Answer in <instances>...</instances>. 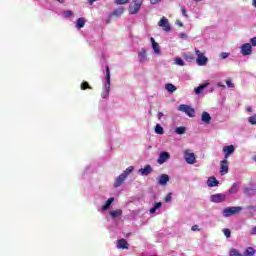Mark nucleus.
I'll return each instance as SVG.
<instances>
[{
  "label": "nucleus",
  "mask_w": 256,
  "mask_h": 256,
  "mask_svg": "<svg viewBox=\"0 0 256 256\" xmlns=\"http://www.w3.org/2000/svg\"><path fill=\"white\" fill-rule=\"evenodd\" d=\"M243 211V207L241 206H231L227 207L222 211L223 217H231V215H239L240 212Z\"/></svg>",
  "instance_id": "nucleus-1"
},
{
  "label": "nucleus",
  "mask_w": 256,
  "mask_h": 256,
  "mask_svg": "<svg viewBox=\"0 0 256 256\" xmlns=\"http://www.w3.org/2000/svg\"><path fill=\"white\" fill-rule=\"evenodd\" d=\"M106 91L102 94L103 99L109 97V92L111 91V70L109 66H106V84H105Z\"/></svg>",
  "instance_id": "nucleus-2"
},
{
  "label": "nucleus",
  "mask_w": 256,
  "mask_h": 256,
  "mask_svg": "<svg viewBox=\"0 0 256 256\" xmlns=\"http://www.w3.org/2000/svg\"><path fill=\"white\" fill-rule=\"evenodd\" d=\"M194 51L197 55V58H196L197 65H199L200 67H204V65H207V63H209V59L205 56V54L200 52L199 49L195 48Z\"/></svg>",
  "instance_id": "nucleus-3"
},
{
  "label": "nucleus",
  "mask_w": 256,
  "mask_h": 256,
  "mask_svg": "<svg viewBox=\"0 0 256 256\" xmlns=\"http://www.w3.org/2000/svg\"><path fill=\"white\" fill-rule=\"evenodd\" d=\"M143 5V0H134L133 4L129 6L128 11L130 15H137Z\"/></svg>",
  "instance_id": "nucleus-4"
},
{
  "label": "nucleus",
  "mask_w": 256,
  "mask_h": 256,
  "mask_svg": "<svg viewBox=\"0 0 256 256\" xmlns=\"http://www.w3.org/2000/svg\"><path fill=\"white\" fill-rule=\"evenodd\" d=\"M178 111H182V113H186L188 117H195V109L187 104H181L178 108Z\"/></svg>",
  "instance_id": "nucleus-5"
},
{
  "label": "nucleus",
  "mask_w": 256,
  "mask_h": 256,
  "mask_svg": "<svg viewBox=\"0 0 256 256\" xmlns=\"http://www.w3.org/2000/svg\"><path fill=\"white\" fill-rule=\"evenodd\" d=\"M184 159L188 165H194L195 163V153L191 152V150H185Z\"/></svg>",
  "instance_id": "nucleus-6"
},
{
  "label": "nucleus",
  "mask_w": 256,
  "mask_h": 256,
  "mask_svg": "<svg viewBox=\"0 0 256 256\" xmlns=\"http://www.w3.org/2000/svg\"><path fill=\"white\" fill-rule=\"evenodd\" d=\"M158 26L163 28V31L169 33L171 31V25H169V19L162 17L158 22Z\"/></svg>",
  "instance_id": "nucleus-7"
},
{
  "label": "nucleus",
  "mask_w": 256,
  "mask_h": 256,
  "mask_svg": "<svg viewBox=\"0 0 256 256\" xmlns=\"http://www.w3.org/2000/svg\"><path fill=\"white\" fill-rule=\"evenodd\" d=\"M222 152L224 153V159H229L233 153H235V146L229 145V146H224L222 149Z\"/></svg>",
  "instance_id": "nucleus-8"
},
{
  "label": "nucleus",
  "mask_w": 256,
  "mask_h": 256,
  "mask_svg": "<svg viewBox=\"0 0 256 256\" xmlns=\"http://www.w3.org/2000/svg\"><path fill=\"white\" fill-rule=\"evenodd\" d=\"M229 173V161L224 158L220 161V175H227Z\"/></svg>",
  "instance_id": "nucleus-9"
},
{
  "label": "nucleus",
  "mask_w": 256,
  "mask_h": 256,
  "mask_svg": "<svg viewBox=\"0 0 256 256\" xmlns=\"http://www.w3.org/2000/svg\"><path fill=\"white\" fill-rule=\"evenodd\" d=\"M241 53L246 57L247 55H251L253 53V48L250 43H245L241 46Z\"/></svg>",
  "instance_id": "nucleus-10"
},
{
  "label": "nucleus",
  "mask_w": 256,
  "mask_h": 256,
  "mask_svg": "<svg viewBox=\"0 0 256 256\" xmlns=\"http://www.w3.org/2000/svg\"><path fill=\"white\" fill-rule=\"evenodd\" d=\"M168 159H171V154H169V152H161L157 159V163L159 165H163V163L167 162Z\"/></svg>",
  "instance_id": "nucleus-11"
},
{
  "label": "nucleus",
  "mask_w": 256,
  "mask_h": 256,
  "mask_svg": "<svg viewBox=\"0 0 256 256\" xmlns=\"http://www.w3.org/2000/svg\"><path fill=\"white\" fill-rule=\"evenodd\" d=\"M225 199H227V196L225 194H214L211 196V201L212 203H223V201H225Z\"/></svg>",
  "instance_id": "nucleus-12"
},
{
  "label": "nucleus",
  "mask_w": 256,
  "mask_h": 256,
  "mask_svg": "<svg viewBox=\"0 0 256 256\" xmlns=\"http://www.w3.org/2000/svg\"><path fill=\"white\" fill-rule=\"evenodd\" d=\"M139 173L142 176L147 177V175H151V173H153V168L151 167V165L148 164L144 168H140Z\"/></svg>",
  "instance_id": "nucleus-13"
},
{
  "label": "nucleus",
  "mask_w": 256,
  "mask_h": 256,
  "mask_svg": "<svg viewBox=\"0 0 256 256\" xmlns=\"http://www.w3.org/2000/svg\"><path fill=\"white\" fill-rule=\"evenodd\" d=\"M125 179H127V177H125V175L120 174L114 181V187L115 189H117L118 187H121L123 185V183H125Z\"/></svg>",
  "instance_id": "nucleus-14"
},
{
  "label": "nucleus",
  "mask_w": 256,
  "mask_h": 256,
  "mask_svg": "<svg viewBox=\"0 0 256 256\" xmlns=\"http://www.w3.org/2000/svg\"><path fill=\"white\" fill-rule=\"evenodd\" d=\"M117 249H129V243H127V240L125 239H119L116 242Z\"/></svg>",
  "instance_id": "nucleus-15"
},
{
  "label": "nucleus",
  "mask_w": 256,
  "mask_h": 256,
  "mask_svg": "<svg viewBox=\"0 0 256 256\" xmlns=\"http://www.w3.org/2000/svg\"><path fill=\"white\" fill-rule=\"evenodd\" d=\"M167 183H169V175H167V174H162V175L158 178V184H160L162 187H164V185H167Z\"/></svg>",
  "instance_id": "nucleus-16"
},
{
  "label": "nucleus",
  "mask_w": 256,
  "mask_h": 256,
  "mask_svg": "<svg viewBox=\"0 0 256 256\" xmlns=\"http://www.w3.org/2000/svg\"><path fill=\"white\" fill-rule=\"evenodd\" d=\"M150 41L152 43V48L154 49V53H156V55H160L161 49L159 47V43L155 42V38H151Z\"/></svg>",
  "instance_id": "nucleus-17"
},
{
  "label": "nucleus",
  "mask_w": 256,
  "mask_h": 256,
  "mask_svg": "<svg viewBox=\"0 0 256 256\" xmlns=\"http://www.w3.org/2000/svg\"><path fill=\"white\" fill-rule=\"evenodd\" d=\"M201 121H203V123H206V125H209L211 123V115L209 114V112L202 113Z\"/></svg>",
  "instance_id": "nucleus-18"
},
{
  "label": "nucleus",
  "mask_w": 256,
  "mask_h": 256,
  "mask_svg": "<svg viewBox=\"0 0 256 256\" xmlns=\"http://www.w3.org/2000/svg\"><path fill=\"white\" fill-rule=\"evenodd\" d=\"M207 185L208 187H217V185H219V180L215 177H209Z\"/></svg>",
  "instance_id": "nucleus-19"
},
{
  "label": "nucleus",
  "mask_w": 256,
  "mask_h": 256,
  "mask_svg": "<svg viewBox=\"0 0 256 256\" xmlns=\"http://www.w3.org/2000/svg\"><path fill=\"white\" fill-rule=\"evenodd\" d=\"M207 87H209V82H206V83L196 87L195 88L196 95H201V93H203V90L207 89Z\"/></svg>",
  "instance_id": "nucleus-20"
},
{
  "label": "nucleus",
  "mask_w": 256,
  "mask_h": 256,
  "mask_svg": "<svg viewBox=\"0 0 256 256\" xmlns=\"http://www.w3.org/2000/svg\"><path fill=\"white\" fill-rule=\"evenodd\" d=\"M85 23H87V20H85V18H78L76 21V29H83L85 27Z\"/></svg>",
  "instance_id": "nucleus-21"
},
{
  "label": "nucleus",
  "mask_w": 256,
  "mask_h": 256,
  "mask_svg": "<svg viewBox=\"0 0 256 256\" xmlns=\"http://www.w3.org/2000/svg\"><path fill=\"white\" fill-rule=\"evenodd\" d=\"M244 193L247 197H254V195H256V189L253 187L245 188Z\"/></svg>",
  "instance_id": "nucleus-22"
},
{
  "label": "nucleus",
  "mask_w": 256,
  "mask_h": 256,
  "mask_svg": "<svg viewBox=\"0 0 256 256\" xmlns=\"http://www.w3.org/2000/svg\"><path fill=\"white\" fill-rule=\"evenodd\" d=\"M121 215H123V210L121 209L110 211V217H112V219H117V217H121Z\"/></svg>",
  "instance_id": "nucleus-23"
},
{
  "label": "nucleus",
  "mask_w": 256,
  "mask_h": 256,
  "mask_svg": "<svg viewBox=\"0 0 256 256\" xmlns=\"http://www.w3.org/2000/svg\"><path fill=\"white\" fill-rule=\"evenodd\" d=\"M138 57H139L140 61H147V51L142 48L138 54Z\"/></svg>",
  "instance_id": "nucleus-24"
},
{
  "label": "nucleus",
  "mask_w": 256,
  "mask_h": 256,
  "mask_svg": "<svg viewBox=\"0 0 256 256\" xmlns=\"http://www.w3.org/2000/svg\"><path fill=\"white\" fill-rule=\"evenodd\" d=\"M165 89L168 91V93H175V91H177V87L171 83L166 84Z\"/></svg>",
  "instance_id": "nucleus-25"
},
{
  "label": "nucleus",
  "mask_w": 256,
  "mask_h": 256,
  "mask_svg": "<svg viewBox=\"0 0 256 256\" xmlns=\"http://www.w3.org/2000/svg\"><path fill=\"white\" fill-rule=\"evenodd\" d=\"M255 255V248L253 247H248L244 251V256H254Z\"/></svg>",
  "instance_id": "nucleus-26"
},
{
  "label": "nucleus",
  "mask_w": 256,
  "mask_h": 256,
  "mask_svg": "<svg viewBox=\"0 0 256 256\" xmlns=\"http://www.w3.org/2000/svg\"><path fill=\"white\" fill-rule=\"evenodd\" d=\"M135 168L133 167V166H129L128 168H126L125 170H124V172L122 173V175H124V177H129V175H131V173H133V170H134Z\"/></svg>",
  "instance_id": "nucleus-27"
},
{
  "label": "nucleus",
  "mask_w": 256,
  "mask_h": 256,
  "mask_svg": "<svg viewBox=\"0 0 256 256\" xmlns=\"http://www.w3.org/2000/svg\"><path fill=\"white\" fill-rule=\"evenodd\" d=\"M113 201H115V198H109L105 205L102 207V211H107V209L111 207V203H113Z\"/></svg>",
  "instance_id": "nucleus-28"
},
{
  "label": "nucleus",
  "mask_w": 256,
  "mask_h": 256,
  "mask_svg": "<svg viewBox=\"0 0 256 256\" xmlns=\"http://www.w3.org/2000/svg\"><path fill=\"white\" fill-rule=\"evenodd\" d=\"M155 133H157V135H163V133H165V130H163L160 124H157L155 126Z\"/></svg>",
  "instance_id": "nucleus-29"
},
{
  "label": "nucleus",
  "mask_w": 256,
  "mask_h": 256,
  "mask_svg": "<svg viewBox=\"0 0 256 256\" xmlns=\"http://www.w3.org/2000/svg\"><path fill=\"white\" fill-rule=\"evenodd\" d=\"M237 191H239V184L238 183H234L232 185L231 189L229 190V193L235 194V193H237Z\"/></svg>",
  "instance_id": "nucleus-30"
},
{
  "label": "nucleus",
  "mask_w": 256,
  "mask_h": 256,
  "mask_svg": "<svg viewBox=\"0 0 256 256\" xmlns=\"http://www.w3.org/2000/svg\"><path fill=\"white\" fill-rule=\"evenodd\" d=\"M163 207V203L158 202L156 203L151 209H150V213H155V211H157V209Z\"/></svg>",
  "instance_id": "nucleus-31"
},
{
  "label": "nucleus",
  "mask_w": 256,
  "mask_h": 256,
  "mask_svg": "<svg viewBox=\"0 0 256 256\" xmlns=\"http://www.w3.org/2000/svg\"><path fill=\"white\" fill-rule=\"evenodd\" d=\"M124 12H125L124 8H118L113 11V15H115L116 17H120V15H123Z\"/></svg>",
  "instance_id": "nucleus-32"
},
{
  "label": "nucleus",
  "mask_w": 256,
  "mask_h": 256,
  "mask_svg": "<svg viewBox=\"0 0 256 256\" xmlns=\"http://www.w3.org/2000/svg\"><path fill=\"white\" fill-rule=\"evenodd\" d=\"M80 87H81L82 91H85L87 89H93V87H91L89 85V82H87V81L82 82Z\"/></svg>",
  "instance_id": "nucleus-33"
},
{
  "label": "nucleus",
  "mask_w": 256,
  "mask_h": 256,
  "mask_svg": "<svg viewBox=\"0 0 256 256\" xmlns=\"http://www.w3.org/2000/svg\"><path fill=\"white\" fill-rule=\"evenodd\" d=\"M185 131H186V128L183 127V126H180V127H177V128H176L175 133H176L177 135H183V134L185 133Z\"/></svg>",
  "instance_id": "nucleus-34"
},
{
  "label": "nucleus",
  "mask_w": 256,
  "mask_h": 256,
  "mask_svg": "<svg viewBox=\"0 0 256 256\" xmlns=\"http://www.w3.org/2000/svg\"><path fill=\"white\" fill-rule=\"evenodd\" d=\"M230 256H243V254L239 253V250L237 249H231Z\"/></svg>",
  "instance_id": "nucleus-35"
},
{
  "label": "nucleus",
  "mask_w": 256,
  "mask_h": 256,
  "mask_svg": "<svg viewBox=\"0 0 256 256\" xmlns=\"http://www.w3.org/2000/svg\"><path fill=\"white\" fill-rule=\"evenodd\" d=\"M248 121H249V123H250L251 125H256V114L250 116V117L248 118Z\"/></svg>",
  "instance_id": "nucleus-36"
},
{
  "label": "nucleus",
  "mask_w": 256,
  "mask_h": 256,
  "mask_svg": "<svg viewBox=\"0 0 256 256\" xmlns=\"http://www.w3.org/2000/svg\"><path fill=\"white\" fill-rule=\"evenodd\" d=\"M63 15L66 19H69V17H73V11L67 10L63 13Z\"/></svg>",
  "instance_id": "nucleus-37"
},
{
  "label": "nucleus",
  "mask_w": 256,
  "mask_h": 256,
  "mask_svg": "<svg viewBox=\"0 0 256 256\" xmlns=\"http://www.w3.org/2000/svg\"><path fill=\"white\" fill-rule=\"evenodd\" d=\"M223 233H224L225 237H227V239H229V237H231V230H229V228H224Z\"/></svg>",
  "instance_id": "nucleus-38"
},
{
  "label": "nucleus",
  "mask_w": 256,
  "mask_h": 256,
  "mask_svg": "<svg viewBox=\"0 0 256 256\" xmlns=\"http://www.w3.org/2000/svg\"><path fill=\"white\" fill-rule=\"evenodd\" d=\"M116 5H127L129 0H115Z\"/></svg>",
  "instance_id": "nucleus-39"
},
{
  "label": "nucleus",
  "mask_w": 256,
  "mask_h": 256,
  "mask_svg": "<svg viewBox=\"0 0 256 256\" xmlns=\"http://www.w3.org/2000/svg\"><path fill=\"white\" fill-rule=\"evenodd\" d=\"M176 65H179L180 67H183L185 65V62L181 58H176Z\"/></svg>",
  "instance_id": "nucleus-40"
},
{
  "label": "nucleus",
  "mask_w": 256,
  "mask_h": 256,
  "mask_svg": "<svg viewBox=\"0 0 256 256\" xmlns=\"http://www.w3.org/2000/svg\"><path fill=\"white\" fill-rule=\"evenodd\" d=\"M184 58L186 59V61H193V59H195V57H193V54L184 55Z\"/></svg>",
  "instance_id": "nucleus-41"
},
{
  "label": "nucleus",
  "mask_w": 256,
  "mask_h": 256,
  "mask_svg": "<svg viewBox=\"0 0 256 256\" xmlns=\"http://www.w3.org/2000/svg\"><path fill=\"white\" fill-rule=\"evenodd\" d=\"M229 55H230L229 52H222V53L220 54V57H221V59H227V57H229Z\"/></svg>",
  "instance_id": "nucleus-42"
},
{
  "label": "nucleus",
  "mask_w": 256,
  "mask_h": 256,
  "mask_svg": "<svg viewBox=\"0 0 256 256\" xmlns=\"http://www.w3.org/2000/svg\"><path fill=\"white\" fill-rule=\"evenodd\" d=\"M226 85L227 87H230L231 89H233V87H235V84H233V82L231 80H226Z\"/></svg>",
  "instance_id": "nucleus-43"
},
{
  "label": "nucleus",
  "mask_w": 256,
  "mask_h": 256,
  "mask_svg": "<svg viewBox=\"0 0 256 256\" xmlns=\"http://www.w3.org/2000/svg\"><path fill=\"white\" fill-rule=\"evenodd\" d=\"M171 199H172V196H171V193H169L166 195L164 201H165V203H169V201H171Z\"/></svg>",
  "instance_id": "nucleus-44"
},
{
  "label": "nucleus",
  "mask_w": 256,
  "mask_h": 256,
  "mask_svg": "<svg viewBox=\"0 0 256 256\" xmlns=\"http://www.w3.org/2000/svg\"><path fill=\"white\" fill-rule=\"evenodd\" d=\"M251 47H256V37L250 39Z\"/></svg>",
  "instance_id": "nucleus-45"
},
{
  "label": "nucleus",
  "mask_w": 256,
  "mask_h": 256,
  "mask_svg": "<svg viewBox=\"0 0 256 256\" xmlns=\"http://www.w3.org/2000/svg\"><path fill=\"white\" fill-rule=\"evenodd\" d=\"M181 12H182V15H183L184 17H189V16L187 15V10L185 9V7H181Z\"/></svg>",
  "instance_id": "nucleus-46"
},
{
  "label": "nucleus",
  "mask_w": 256,
  "mask_h": 256,
  "mask_svg": "<svg viewBox=\"0 0 256 256\" xmlns=\"http://www.w3.org/2000/svg\"><path fill=\"white\" fill-rule=\"evenodd\" d=\"M191 230H192V231H199V225H193V226L191 227Z\"/></svg>",
  "instance_id": "nucleus-47"
},
{
  "label": "nucleus",
  "mask_w": 256,
  "mask_h": 256,
  "mask_svg": "<svg viewBox=\"0 0 256 256\" xmlns=\"http://www.w3.org/2000/svg\"><path fill=\"white\" fill-rule=\"evenodd\" d=\"M161 0H150L151 5H157Z\"/></svg>",
  "instance_id": "nucleus-48"
},
{
  "label": "nucleus",
  "mask_w": 256,
  "mask_h": 256,
  "mask_svg": "<svg viewBox=\"0 0 256 256\" xmlns=\"http://www.w3.org/2000/svg\"><path fill=\"white\" fill-rule=\"evenodd\" d=\"M250 235H256V226L251 229Z\"/></svg>",
  "instance_id": "nucleus-49"
},
{
  "label": "nucleus",
  "mask_w": 256,
  "mask_h": 256,
  "mask_svg": "<svg viewBox=\"0 0 256 256\" xmlns=\"http://www.w3.org/2000/svg\"><path fill=\"white\" fill-rule=\"evenodd\" d=\"M176 25H178V27H183L181 20H176Z\"/></svg>",
  "instance_id": "nucleus-50"
},
{
  "label": "nucleus",
  "mask_w": 256,
  "mask_h": 256,
  "mask_svg": "<svg viewBox=\"0 0 256 256\" xmlns=\"http://www.w3.org/2000/svg\"><path fill=\"white\" fill-rule=\"evenodd\" d=\"M180 38H181V39H187V34H185V33H180Z\"/></svg>",
  "instance_id": "nucleus-51"
},
{
  "label": "nucleus",
  "mask_w": 256,
  "mask_h": 256,
  "mask_svg": "<svg viewBox=\"0 0 256 256\" xmlns=\"http://www.w3.org/2000/svg\"><path fill=\"white\" fill-rule=\"evenodd\" d=\"M157 117L159 120H161V118L163 117V112H158Z\"/></svg>",
  "instance_id": "nucleus-52"
},
{
  "label": "nucleus",
  "mask_w": 256,
  "mask_h": 256,
  "mask_svg": "<svg viewBox=\"0 0 256 256\" xmlns=\"http://www.w3.org/2000/svg\"><path fill=\"white\" fill-rule=\"evenodd\" d=\"M246 109H247V111H248L249 113H252V112H253V108H251V106H248Z\"/></svg>",
  "instance_id": "nucleus-53"
},
{
  "label": "nucleus",
  "mask_w": 256,
  "mask_h": 256,
  "mask_svg": "<svg viewBox=\"0 0 256 256\" xmlns=\"http://www.w3.org/2000/svg\"><path fill=\"white\" fill-rule=\"evenodd\" d=\"M89 5H93V3H95L97 0H87Z\"/></svg>",
  "instance_id": "nucleus-54"
},
{
  "label": "nucleus",
  "mask_w": 256,
  "mask_h": 256,
  "mask_svg": "<svg viewBox=\"0 0 256 256\" xmlns=\"http://www.w3.org/2000/svg\"><path fill=\"white\" fill-rule=\"evenodd\" d=\"M217 87H225V85H223V83H221V82H218Z\"/></svg>",
  "instance_id": "nucleus-55"
},
{
  "label": "nucleus",
  "mask_w": 256,
  "mask_h": 256,
  "mask_svg": "<svg viewBox=\"0 0 256 256\" xmlns=\"http://www.w3.org/2000/svg\"><path fill=\"white\" fill-rule=\"evenodd\" d=\"M252 5H253V7H255V9H256V0H253Z\"/></svg>",
  "instance_id": "nucleus-56"
},
{
  "label": "nucleus",
  "mask_w": 256,
  "mask_h": 256,
  "mask_svg": "<svg viewBox=\"0 0 256 256\" xmlns=\"http://www.w3.org/2000/svg\"><path fill=\"white\" fill-rule=\"evenodd\" d=\"M56 1H58V3H65L64 0H56Z\"/></svg>",
  "instance_id": "nucleus-57"
},
{
  "label": "nucleus",
  "mask_w": 256,
  "mask_h": 256,
  "mask_svg": "<svg viewBox=\"0 0 256 256\" xmlns=\"http://www.w3.org/2000/svg\"><path fill=\"white\" fill-rule=\"evenodd\" d=\"M196 3H200V1H202V0H194Z\"/></svg>",
  "instance_id": "nucleus-58"
},
{
  "label": "nucleus",
  "mask_w": 256,
  "mask_h": 256,
  "mask_svg": "<svg viewBox=\"0 0 256 256\" xmlns=\"http://www.w3.org/2000/svg\"><path fill=\"white\" fill-rule=\"evenodd\" d=\"M148 113H149V115H151V110H150V111H148Z\"/></svg>",
  "instance_id": "nucleus-59"
}]
</instances>
